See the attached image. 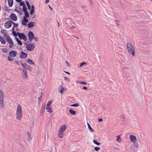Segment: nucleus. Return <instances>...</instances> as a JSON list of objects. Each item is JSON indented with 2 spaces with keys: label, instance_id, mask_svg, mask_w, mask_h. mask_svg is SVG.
Listing matches in <instances>:
<instances>
[{
  "label": "nucleus",
  "instance_id": "3c124183",
  "mask_svg": "<svg viewBox=\"0 0 152 152\" xmlns=\"http://www.w3.org/2000/svg\"><path fill=\"white\" fill-rule=\"evenodd\" d=\"M83 89L84 90H86L87 89V88L86 87L83 86Z\"/></svg>",
  "mask_w": 152,
  "mask_h": 152
},
{
  "label": "nucleus",
  "instance_id": "9b49d317",
  "mask_svg": "<svg viewBox=\"0 0 152 152\" xmlns=\"http://www.w3.org/2000/svg\"><path fill=\"white\" fill-rule=\"evenodd\" d=\"M9 54L11 57H14L16 56L17 52L14 50H11L9 52Z\"/></svg>",
  "mask_w": 152,
  "mask_h": 152
},
{
  "label": "nucleus",
  "instance_id": "20e7f679",
  "mask_svg": "<svg viewBox=\"0 0 152 152\" xmlns=\"http://www.w3.org/2000/svg\"><path fill=\"white\" fill-rule=\"evenodd\" d=\"M20 5L23 6V10L25 13V15L27 18H28V13L27 11V9L26 8L25 4L23 1H21L20 3Z\"/></svg>",
  "mask_w": 152,
  "mask_h": 152
},
{
  "label": "nucleus",
  "instance_id": "052dcab7",
  "mask_svg": "<svg viewBox=\"0 0 152 152\" xmlns=\"http://www.w3.org/2000/svg\"><path fill=\"white\" fill-rule=\"evenodd\" d=\"M29 70L30 71H31V70H32V68H30V66H29Z\"/></svg>",
  "mask_w": 152,
  "mask_h": 152
},
{
  "label": "nucleus",
  "instance_id": "a19ab883",
  "mask_svg": "<svg viewBox=\"0 0 152 152\" xmlns=\"http://www.w3.org/2000/svg\"><path fill=\"white\" fill-rule=\"evenodd\" d=\"M7 59L10 61H12L14 60L13 58H11L9 56H8L7 57Z\"/></svg>",
  "mask_w": 152,
  "mask_h": 152
},
{
  "label": "nucleus",
  "instance_id": "79ce46f5",
  "mask_svg": "<svg viewBox=\"0 0 152 152\" xmlns=\"http://www.w3.org/2000/svg\"><path fill=\"white\" fill-rule=\"evenodd\" d=\"M22 66L24 68H26L27 66V64H26L21 63Z\"/></svg>",
  "mask_w": 152,
  "mask_h": 152
},
{
  "label": "nucleus",
  "instance_id": "cd10ccee",
  "mask_svg": "<svg viewBox=\"0 0 152 152\" xmlns=\"http://www.w3.org/2000/svg\"><path fill=\"white\" fill-rule=\"evenodd\" d=\"M76 83H77L85 85H86L87 84V83L85 82H81L79 81H76Z\"/></svg>",
  "mask_w": 152,
  "mask_h": 152
},
{
  "label": "nucleus",
  "instance_id": "4d7b16f0",
  "mask_svg": "<svg viewBox=\"0 0 152 152\" xmlns=\"http://www.w3.org/2000/svg\"><path fill=\"white\" fill-rule=\"evenodd\" d=\"M49 0H45V3H47L49 2Z\"/></svg>",
  "mask_w": 152,
  "mask_h": 152
},
{
  "label": "nucleus",
  "instance_id": "f3484780",
  "mask_svg": "<svg viewBox=\"0 0 152 152\" xmlns=\"http://www.w3.org/2000/svg\"><path fill=\"white\" fill-rule=\"evenodd\" d=\"M129 138H130V140L132 142H134L136 141L137 139H136V137L135 136H134L133 135H130L129 136Z\"/></svg>",
  "mask_w": 152,
  "mask_h": 152
},
{
  "label": "nucleus",
  "instance_id": "39448f33",
  "mask_svg": "<svg viewBox=\"0 0 152 152\" xmlns=\"http://www.w3.org/2000/svg\"><path fill=\"white\" fill-rule=\"evenodd\" d=\"M4 95L2 91L0 89V106L4 107Z\"/></svg>",
  "mask_w": 152,
  "mask_h": 152
},
{
  "label": "nucleus",
  "instance_id": "f8f14e48",
  "mask_svg": "<svg viewBox=\"0 0 152 152\" xmlns=\"http://www.w3.org/2000/svg\"><path fill=\"white\" fill-rule=\"evenodd\" d=\"M34 35L33 33L30 31H29V41L31 42L34 37Z\"/></svg>",
  "mask_w": 152,
  "mask_h": 152
},
{
  "label": "nucleus",
  "instance_id": "37998d69",
  "mask_svg": "<svg viewBox=\"0 0 152 152\" xmlns=\"http://www.w3.org/2000/svg\"><path fill=\"white\" fill-rule=\"evenodd\" d=\"M86 64V62H82L80 64V67H82V66H83V65H84L85 64Z\"/></svg>",
  "mask_w": 152,
  "mask_h": 152
},
{
  "label": "nucleus",
  "instance_id": "1a4fd4ad",
  "mask_svg": "<svg viewBox=\"0 0 152 152\" xmlns=\"http://www.w3.org/2000/svg\"><path fill=\"white\" fill-rule=\"evenodd\" d=\"M26 18H27L26 17L25 15V16H23V19L22 20V24L23 25H26L27 23L28 22V20Z\"/></svg>",
  "mask_w": 152,
  "mask_h": 152
},
{
  "label": "nucleus",
  "instance_id": "4be33fe9",
  "mask_svg": "<svg viewBox=\"0 0 152 152\" xmlns=\"http://www.w3.org/2000/svg\"><path fill=\"white\" fill-rule=\"evenodd\" d=\"M0 41L2 44H5L6 43V42L4 40L3 37L1 36H0Z\"/></svg>",
  "mask_w": 152,
  "mask_h": 152
},
{
  "label": "nucleus",
  "instance_id": "aec40b11",
  "mask_svg": "<svg viewBox=\"0 0 152 152\" xmlns=\"http://www.w3.org/2000/svg\"><path fill=\"white\" fill-rule=\"evenodd\" d=\"M46 109L47 111L49 113H51L52 112V109L50 106H46Z\"/></svg>",
  "mask_w": 152,
  "mask_h": 152
},
{
  "label": "nucleus",
  "instance_id": "f03ea898",
  "mask_svg": "<svg viewBox=\"0 0 152 152\" xmlns=\"http://www.w3.org/2000/svg\"><path fill=\"white\" fill-rule=\"evenodd\" d=\"M126 46L129 54L131 55L132 56H134L135 55L134 49L132 43L130 42H128Z\"/></svg>",
  "mask_w": 152,
  "mask_h": 152
},
{
  "label": "nucleus",
  "instance_id": "ddd939ff",
  "mask_svg": "<svg viewBox=\"0 0 152 152\" xmlns=\"http://www.w3.org/2000/svg\"><path fill=\"white\" fill-rule=\"evenodd\" d=\"M45 104H43L42 105L41 110H40V115L42 116L43 115L44 111L45 110Z\"/></svg>",
  "mask_w": 152,
  "mask_h": 152
},
{
  "label": "nucleus",
  "instance_id": "5fc2aeb1",
  "mask_svg": "<svg viewBox=\"0 0 152 152\" xmlns=\"http://www.w3.org/2000/svg\"><path fill=\"white\" fill-rule=\"evenodd\" d=\"M41 97V96L38 98V100L39 101H41V99H40V98Z\"/></svg>",
  "mask_w": 152,
  "mask_h": 152
},
{
  "label": "nucleus",
  "instance_id": "bb28decb",
  "mask_svg": "<svg viewBox=\"0 0 152 152\" xmlns=\"http://www.w3.org/2000/svg\"><path fill=\"white\" fill-rule=\"evenodd\" d=\"M34 119L33 118L32 119L31 121L30 124L31 125L30 128H32L33 127V126L34 125Z\"/></svg>",
  "mask_w": 152,
  "mask_h": 152
},
{
  "label": "nucleus",
  "instance_id": "774afa93",
  "mask_svg": "<svg viewBox=\"0 0 152 152\" xmlns=\"http://www.w3.org/2000/svg\"><path fill=\"white\" fill-rule=\"evenodd\" d=\"M31 6L29 4V10H31Z\"/></svg>",
  "mask_w": 152,
  "mask_h": 152
},
{
  "label": "nucleus",
  "instance_id": "4c0bfd02",
  "mask_svg": "<svg viewBox=\"0 0 152 152\" xmlns=\"http://www.w3.org/2000/svg\"><path fill=\"white\" fill-rule=\"evenodd\" d=\"M29 64L34 65V64L33 62L30 59H29Z\"/></svg>",
  "mask_w": 152,
  "mask_h": 152
},
{
  "label": "nucleus",
  "instance_id": "6ab92c4d",
  "mask_svg": "<svg viewBox=\"0 0 152 152\" xmlns=\"http://www.w3.org/2000/svg\"><path fill=\"white\" fill-rule=\"evenodd\" d=\"M64 90V88L63 87L61 86H59L58 88V91L59 92H60L61 94L63 93V91Z\"/></svg>",
  "mask_w": 152,
  "mask_h": 152
},
{
  "label": "nucleus",
  "instance_id": "680f3d73",
  "mask_svg": "<svg viewBox=\"0 0 152 152\" xmlns=\"http://www.w3.org/2000/svg\"><path fill=\"white\" fill-rule=\"evenodd\" d=\"M16 1H17L18 2H20L21 0H15Z\"/></svg>",
  "mask_w": 152,
  "mask_h": 152
},
{
  "label": "nucleus",
  "instance_id": "7c9ffc66",
  "mask_svg": "<svg viewBox=\"0 0 152 152\" xmlns=\"http://www.w3.org/2000/svg\"><path fill=\"white\" fill-rule=\"evenodd\" d=\"M15 39H16L18 43V44L19 45H22V43L21 42L20 40L18 39L17 38H15Z\"/></svg>",
  "mask_w": 152,
  "mask_h": 152
},
{
  "label": "nucleus",
  "instance_id": "0eeeda50",
  "mask_svg": "<svg viewBox=\"0 0 152 152\" xmlns=\"http://www.w3.org/2000/svg\"><path fill=\"white\" fill-rule=\"evenodd\" d=\"M17 34L19 38L20 39H23L24 41H26L27 40V38L25 34L23 33L18 32Z\"/></svg>",
  "mask_w": 152,
  "mask_h": 152
},
{
  "label": "nucleus",
  "instance_id": "412c9836",
  "mask_svg": "<svg viewBox=\"0 0 152 152\" xmlns=\"http://www.w3.org/2000/svg\"><path fill=\"white\" fill-rule=\"evenodd\" d=\"M34 7L33 5L31 6V10L30 12L31 15H33L34 12Z\"/></svg>",
  "mask_w": 152,
  "mask_h": 152
},
{
  "label": "nucleus",
  "instance_id": "423d86ee",
  "mask_svg": "<svg viewBox=\"0 0 152 152\" xmlns=\"http://www.w3.org/2000/svg\"><path fill=\"white\" fill-rule=\"evenodd\" d=\"M13 22L11 20H7L4 24V26L5 28H10Z\"/></svg>",
  "mask_w": 152,
  "mask_h": 152
},
{
  "label": "nucleus",
  "instance_id": "9d476101",
  "mask_svg": "<svg viewBox=\"0 0 152 152\" xmlns=\"http://www.w3.org/2000/svg\"><path fill=\"white\" fill-rule=\"evenodd\" d=\"M22 10L20 7H17L15 8L14 10L18 13L20 15H21L23 13Z\"/></svg>",
  "mask_w": 152,
  "mask_h": 152
},
{
  "label": "nucleus",
  "instance_id": "e2e57ef3",
  "mask_svg": "<svg viewBox=\"0 0 152 152\" xmlns=\"http://www.w3.org/2000/svg\"><path fill=\"white\" fill-rule=\"evenodd\" d=\"M64 91H67V89L66 88H64Z\"/></svg>",
  "mask_w": 152,
  "mask_h": 152
},
{
  "label": "nucleus",
  "instance_id": "7ed1b4c3",
  "mask_svg": "<svg viewBox=\"0 0 152 152\" xmlns=\"http://www.w3.org/2000/svg\"><path fill=\"white\" fill-rule=\"evenodd\" d=\"M4 37L7 42L10 44V45L9 47L10 48H12V45L14 44V43L13 41L10 38V36L6 34H4Z\"/></svg>",
  "mask_w": 152,
  "mask_h": 152
},
{
  "label": "nucleus",
  "instance_id": "4468645a",
  "mask_svg": "<svg viewBox=\"0 0 152 152\" xmlns=\"http://www.w3.org/2000/svg\"><path fill=\"white\" fill-rule=\"evenodd\" d=\"M23 78L27 79L28 78V75L26 70L24 69L23 70Z\"/></svg>",
  "mask_w": 152,
  "mask_h": 152
},
{
  "label": "nucleus",
  "instance_id": "de8ad7c7",
  "mask_svg": "<svg viewBox=\"0 0 152 152\" xmlns=\"http://www.w3.org/2000/svg\"><path fill=\"white\" fill-rule=\"evenodd\" d=\"M125 115H121V117L122 118V119H124L125 118Z\"/></svg>",
  "mask_w": 152,
  "mask_h": 152
},
{
  "label": "nucleus",
  "instance_id": "338daca9",
  "mask_svg": "<svg viewBox=\"0 0 152 152\" xmlns=\"http://www.w3.org/2000/svg\"><path fill=\"white\" fill-rule=\"evenodd\" d=\"M49 7L51 10H52V8H51L49 5Z\"/></svg>",
  "mask_w": 152,
  "mask_h": 152
},
{
  "label": "nucleus",
  "instance_id": "a18cd8bd",
  "mask_svg": "<svg viewBox=\"0 0 152 152\" xmlns=\"http://www.w3.org/2000/svg\"><path fill=\"white\" fill-rule=\"evenodd\" d=\"M1 32L2 34H3L4 35V34H6L5 32V31L4 30H1Z\"/></svg>",
  "mask_w": 152,
  "mask_h": 152
},
{
  "label": "nucleus",
  "instance_id": "393cba45",
  "mask_svg": "<svg viewBox=\"0 0 152 152\" xmlns=\"http://www.w3.org/2000/svg\"><path fill=\"white\" fill-rule=\"evenodd\" d=\"M58 135V137L60 138H62L64 137L63 132H60L59 131Z\"/></svg>",
  "mask_w": 152,
  "mask_h": 152
},
{
  "label": "nucleus",
  "instance_id": "c03bdc74",
  "mask_svg": "<svg viewBox=\"0 0 152 152\" xmlns=\"http://www.w3.org/2000/svg\"><path fill=\"white\" fill-rule=\"evenodd\" d=\"M100 149V148L99 147H96L94 148V150L96 151H97Z\"/></svg>",
  "mask_w": 152,
  "mask_h": 152
},
{
  "label": "nucleus",
  "instance_id": "69168bd1",
  "mask_svg": "<svg viewBox=\"0 0 152 152\" xmlns=\"http://www.w3.org/2000/svg\"><path fill=\"white\" fill-rule=\"evenodd\" d=\"M30 135H29V140H31V138H30Z\"/></svg>",
  "mask_w": 152,
  "mask_h": 152
},
{
  "label": "nucleus",
  "instance_id": "49530a36",
  "mask_svg": "<svg viewBox=\"0 0 152 152\" xmlns=\"http://www.w3.org/2000/svg\"><path fill=\"white\" fill-rule=\"evenodd\" d=\"M66 63L68 66H69V67L70 66V64H69V63L67 61H66Z\"/></svg>",
  "mask_w": 152,
  "mask_h": 152
},
{
  "label": "nucleus",
  "instance_id": "ea45409f",
  "mask_svg": "<svg viewBox=\"0 0 152 152\" xmlns=\"http://www.w3.org/2000/svg\"><path fill=\"white\" fill-rule=\"evenodd\" d=\"M2 50L3 52L4 53H5L7 52V50L6 48H2Z\"/></svg>",
  "mask_w": 152,
  "mask_h": 152
},
{
  "label": "nucleus",
  "instance_id": "603ef678",
  "mask_svg": "<svg viewBox=\"0 0 152 152\" xmlns=\"http://www.w3.org/2000/svg\"><path fill=\"white\" fill-rule=\"evenodd\" d=\"M102 121V118H99L98 119V121L99 122Z\"/></svg>",
  "mask_w": 152,
  "mask_h": 152
},
{
  "label": "nucleus",
  "instance_id": "2eb2a0df",
  "mask_svg": "<svg viewBox=\"0 0 152 152\" xmlns=\"http://www.w3.org/2000/svg\"><path fill=\"white\" fill-rule=\"evenodd\" d=\"M66 128V126L65 125H63L61 127L59 131L60 132H63L65 130Z\"/></svg>",
  "mask_w": 152,
  "mask_h": 152
},
{
  "label": "nucleus",
  "instance_id": "c85d7f7f",
  "mask_svg": "<svg viewBox=\"0 0 152 152\" xmlns=\"http://www.w3.org/2000/svg\"><path fill=\"white\" fill-rule=\"evenodd\" d=\"M69 113L72 115H75L76 114V112L72 109H70L69 110Z\"/></svg>",
  "mask_w": 152,
  "mask_h": 152
},
{
  "label": "nucleus",
  "instance_id": "f704fd0d",
  "mask_svg": "<svg viewBox=\"0 0 152 152\" xmlns=\"http://www.w3.org/2000/svg\"><path fill=\"white\" fill-rule=\"evenodd\" d=\"M134 145L136 148H137L138 147V144L137 142H134V143L133 144Z\"/></svg>",
  "mask_w": 152,
  "mask_h": 152
},
{
  "label": "nucleus",
  "instance_id": "0e129e2a",
  "mask_svg": "<svg viewBox=\"0 0 152 152\" xmlns=\"http://www.w3.org/2000/svg\"><path fill=\"white\" fill-rule=\"evenodd\" d=\"M64 72H65L66 73H67V74H70V73H69V72H67V71H64Z\"/></svg>",
  "mask_w": 152,
  "mask_h": 152
},
{
  "label": "nucleus",
  "instance_id": "09e8293b",
  "mask_svg": "<svg viewBox=\"0 0 152 152\" xmlns=\"http://www.w3.org/2000/svg\"><path fill=\"white\" fill-rule=\"evenodd\" d=\"M33 39H34L35 41H37V39H38L37 37H34Z\"/></svg>",
  "mask_w": 152,
  "mask_h": 152
},
{
  "label": "nucleus",
  "instance_id": "c9c22d12",
  "mask_svg": "<svg viewBox=\"0 0 152 152\" xmlns=\"http://www.w3.org/2000/svg\"><path fill=\"white\" fill-rule=\"evenodd\" d=\"M79 105L78 103H76L75 104H74L72 105H71V106L72 107H77L79 106Z\"/></svg>",
  "mask_w": 152,
  "mask_h": 152
},
{
  "label": "nucleus",
  "instance_id": "6e6d98bb",
  "mask_svg": "<svg viewBox=\"0 0 152 152\" xmlns=\"http://www.w3.org/2000/svg\"><path fill=\"white\" fill-rule=\"evenodd\" d=\"M89 2L91 4H93V2L91 0H88Z\"/></svg>",
  "mask_w": 152,
  "mask_h": 152
},
{
  "label": "nucleus",
  "instance_id": "6e6552de",
  "mask_svg": "<svg viewBox=\"0 0 152 152\" xmlns=\"http://www.w3.org/2000/svg\"><path fill=\"white\" fill-rule=\"evenodd\" d=\"M10 18L14 21H16L17 20V17L15 14L13 13H11L9 16Z\"/></svg>",
  "mask_w": 152,
  "mask_h": 152
},
{
  "label": "nucleus",
  "instance_id": "72a5a7b5",
  "mask_svg": "<svg viewBox=\"0 0 152 152\" xmlns=\"http://www.w3.org/2000/svg\"><path fill=\"white\" fill-rule=\"evenodd\" d=\"M4 9L5 10L7 11H9L10 10V9L6 6H4Z\"/></svg>",
  "mask_w": 152,
  "mask_h": 152
},
{
  "label": "nucleus",
  "instance_id": "b1692460",
  "mask_svg": "<svg viewBox=\"0 0 152 152\" xmlns=\"http://www.w3.org/2000/svg\"><path fill=\"white\" fill-rule=\"evenodd\" d=\"M8 4L9 7H11L13 4V0H8Z\"/></svg>",
  "mask_w": 152,
  "mask_h": 152
},
{
  "label": "nucleus",
  "instance_id": "bf43d9fd",
  "mask_svg": "<svg viewBox=\"0 0 152 152\" xmlns=\"http://www.w3.org/2000/svg\"><path fill=\"white\" fill-rule=\"evenodd\" d=\"M26 48L28 50V45H27Z\"/></svg>",
  "mask_w": 152,
  "mask_h": 152
},
{
  "label": "nucleus",
  "instance_id": "58836bf2",
  "mask_svg": "<svg viewBox=\"0 0 152 152\" xmlns=\"http://www.w3.org/2000/svg\"><path fill=\"white\" fill-rule=\"evenodd\" d=\"M21 63L20 62H19L18 61H15V64H17V65H20V64Z\"/></svg>",
  "mask_w": 152,
  "mask_h": 152
},
{
  "label": "nucleus",
  "instance_id": "dca6fc26",
  "mask_svg": "<svg viewBox=\"0 0 152 152\" xmlns=\"http://www.w3.org/2000/svg\"><path fill=\"white\" fill-rule=\"evenodd\" d=\"M27 56L26 53H25L21 51V53L20 55V57L21 58H25Z\"/></svg>",
  "mask_w": 152,
  "mask_h": 152
},
{
  "label": "nucleus",
  "instance_id": "8fccbe9b",
  "mask_svg": "<svg viewBox=\"0 0 152 152\" xmlns=\"http://www.w3.org/2000/svg\"><path fill=\"white\" fill-rule=\"evenodd\" d=\"M26 3L28 8V2L27 1H26Z\"/></svg>",
  "mask_w": 152,
  "mask_h": 152
},
{
  "label": "nucleus",
  "instance_id": "a878e982",
  "mask_svg": "<svg viewBox=\"0 0 152 152\" xmlns=\"http://www.w3.org/2000/svg\"><path fill=\"white\" fill-rule=\"evenodd\" d=\"M87 124L88 125V128L89 129V130L92 132H94V130L91 127V126H90L89 124L88 123H87Z\"/></svg>",
  "mask_w": 152,
  "mask_h": 152
},
{
  "label": "nucleus",
  "instance_id": "a211bd4d",
  "mask_svg": "<svg viewBox=\"0 0 152 152\" xmlns=\"http://www.w3.org/2000/svg\"><path fill=\"white\" fill-rule=\"evenodd\" d=\"M35 46L34 44L29 43V51H31L35 48Z\"/></svg>",
  "mask_w": 152,
  "mask_h": 152
},
{
  "label": "nucleus",
  "instance_id": "e433bc0d",
  "mask_svg": "<svg viewBox=\"0 0 152 152\" xmlns=\"http://www.w3.org/2000/svg\"><path fill=\"white\" fill-rule=\"evenodd\" d=\"M12 24H14V26L12 28V29L13 30L14 29V27H17L18 26V24L17 23H15L14 22H13V23H12Z\"/></svg>",
  "mask_w": 152,
  "mask_h": 152
},
{
  "label": "nucleus",
  "instance_id": "c756f323",
  "mask_svg": "<svg viewBox=\"0 0 152 152\" xmlns=\"http://www.w3.org/2000/svg\"><path fill=\"white\" fill-rule=\"evenodd\" d=\"M117 139H116V141L118 142H120L121 141V137L120 136H116Z\"/></svg>",
  "mask_w": 152,
  "mask_h": 152
},
{
  "label": "nucleus",
  "instance_id": "473e14b6",
  "mask_svg": "<svg viewBox=\"0 0 152 152\" xmlns=\"http://www.w3.org/2000/svg\"><path fill=\"white\" fill-rule=\"evenodd\" d=\"M52 100H50L48 101V103H47V104L46 105V106H50V104L52 102Z\"/></svg>",
  "mask_w": 152,
  "mask_h": 152
},
{
  "label": "nucleus",
  "instance_id": "5701e85b",
  "mask_svg": "<svg viewBox=\"0 0 152 152\" xmlns=\"http://www.w3.org/2000/svg\"><path fill=\"white\" fill-rule=\"evenodd\" d=\"M35 23L34 22H29V28L33 27L35 25Z\"/></svg>",
  "mask_w": 152,
  "mask_h": 152
},
{
  "label": "nucleus",
  "instance_id": "864d4df0",
  "mask_svg": "<svg viewBox=\"0 0 152 152\" xmlns=\"http://www.w3.org/2000/svg\"><path fill=\"white\" fill-rule=\"evenodd\" d=\"M64 79L66 80H69L68 78L66 77H64Z\"/></svg>",
  "mask_w": 152,
  "mask_h": 152
},
{
  "label": "nucleus",
  "instance_id": "13d9d810",
  "mask_svg": "<svg viewBox=\"0 0 152 152\" xmlns=\"http://www.w3.org/2000/svg\"><path fill=\"white\" fill-rule=\"evenodd\" d=\"M13 34L15 36H17V34H16V33H14V31H13Z\"/></svg>",
  "mask_w": 152,
  "mask_h": 152
},
{
  "label": "nucleus",
  "instance_id": "2f4dec72",
  "mask_svg": "<svg viewBox=\"0 0 152 152\" xmlns=\"http://www.w3.org/2000/svg\"><path fill=\"white\" fill-rule=\"evenodd\" d=\"M93 142L94 143L98 145H99L100 144V143L98 142L96 140H93Z\"/></svg>",
  "mask_w": 152,
  "mask_h": 152
},
{
  "label": "nucleus",
  "instance_id": "f257e3e1",
  "mask_svg": "<svg viewBox=\"0 0 152 152\" xmlns=\"http://www.w3.org/2000/svg\"><path fill=\"white\" fill-rule=\"evenodd\" d=\"M16 117L17 120L21 121L22 117V110L21 106L18 104L16 109Z\"/></svg>",
  "mask_w": 152,
  "mask_h": 152
}]
</instances>
